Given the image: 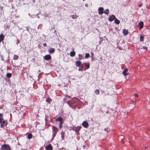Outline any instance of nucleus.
I'll return each mask as SVG.
<instances>
[{
  "label": "nucleus",
  "mask_w": 150,
  "mask_h": 150,
  "mask_svg": "<svg viewBox=\"0 0 150 150\" xmlns=\"http://www.w3.org/2000/svg\"><path fill=\"white\" fill-rule=\"evenodd\" d=\"M52 140L56 136L59 130L58 128H57L55 126H54V125H52Z\"/></svg>",
  "instance_id": "1"
},
{
  "label": "nucleus",
  "mask_w": 150,
  "mask_h": 150,
  "mask_svg": "<svg viewBox=\"0 0 150 150\" xmlns=\"http://www.w3.org/2000/svg\"><path fill=\"white\" fill-rule=\"evenodd\" d=\"M0 150H11V149L9 145L4 144L1 145Z\"/></svg>",
  "instance_id": "2"
},
{
  "label": "nucleus",
  "mask_w": 150,
  "mask_h": 150,
  "mask_svg": "<svg viewBox=\"0 0 150 150\" xmlns=\"http://www.w3.org/2000/svg\"><path fill=\"white\" fill-rule=\"evenodd\" d=\"M3 117V114L0 113V123L3 125L5 124L6 125L7 124V122L4 120Z\"/></svg>",
  "instance_id": "3"
},
{
  "label": "nucleus",
  "mask_w": 150,
  "mask_h": 150,
  "mask_svg": "<svg viewBox=\"0 0 150 150\" xmlns=\"http://www.w3.org/2000/svg\"><path fill=\"white\" fill-rule=\"evenodd\" d=\"M45 149L47 150H52L53 147L51 144H49L45 146Z\"/></svg>",
  "instance_id": "4"
},
{
  "label": "nucleus",
  "mask_w": 150,
  "mask_h": 150,
  "mask_svg": "<svg viewBox=\"0 0 150 150\" xmlns=\"http://www.w3.org/2000/svg\"><path fill=\"white\" fill-rule=\"evenodd\" d=\"M82 125L84 127L86 128H87L89 126L88 122L86 121H83Z\"/></svg>",
  "instance_id": "5"
},
{
  "label": "nucleus",
  "mask_w": 150,
  "mask_h": 150,
  "mask_svg": "<svg viewBox=\"0 0 150 150\" xmlns=\"http://www.w3.org/2000/svg\"><path fill=\"white\" fill-rule=\"evenodd\" d=\"M82 127L81 126H78L74 128L73 130L75 131L76 132L78 133Z\"/></svg>",
  "instance_id": "6"
},
{
  "label": "nucleus",
  "mask_w": 150,
  "mask_h": 150,
  "mask_svg": "<svg viewBox=\"0 0 150 150\" xmlns=\"http://www.w3.org/2000/svg\"><path fill=\"white\" fill-rule=\"evenodd\" d=\"M115 16L113 15H112L109 17L108 20L112 22L114 19H115Z\"/></svg>",
  "instance_id": "7"
},
{
  "label": "nucleus",
  "mask_w": 150,
  "mask_h": 150,
  "mask_svg": "<svg viewBox=\"0 0 150 150\" xmlns=\"http://www.w3.org/2000/svg\"><path fill=\"white\" fill-rule=\"evenodd\" d=\"M44 58L45 60H49L51 59V57L50 55L47 54L44 57Z\"/></svg>",
  "instance_id": "8"
},
{
  "label": "nucleus",
  "mask_w": 150,
  "mask_h": 150,
  "mask_svg": "<svg viewBox=\"0 0 150 150\" xmlns=\"http://www.w3.org/2000/svg\"><path fill=\"white\" fill-rule=\"evenodd\" d=\"M104 8L103 7H99L98 9V13L100 15H101L104 13Z\"/></svg>",
  "instance_id": "9"
},
{
  "label": "nucleus",
  "mask_w": 150,
  "mask_h": 150,
  "mask_svg": "<svg viewBox=\"0 0 150 150\" xmlns=\"http://www.w3.org/2000/svg\"><path fill=\"white\" fill-rule=\"evenodd\" d=\"M128 69L127 68H125L123 71L122 74L123 75L125 76L128 75V73H127V72L128 71Z\"/></svg>",
  "instance_id": "10"
},
{
  "label": "nucleus",
  "mask_w": 150,
  "mask_h": 150,
  "mask_svg": "<svg viewBox=\"0 0 150 150\" xmlns=\"http://www.w3.org/2000/svg\"><path fill=\"white\" fill-rule=\"evenodd\" d=\"M56 120V122H64L63 119L61 117H58Z\"/></svg>",
  "instance_id": "11"
},
{
  "label": "nucleus",
  "mask_w": 150,
  "mask_h": 150,
  "mask_svg": "<svg viewBox=\"0 0 150 150\" xmlns=\"http://www.w3.org/2000/svg\"><path fill=\"white\" fill-rule=\"evenodd\" d=\"M5 36L3 33L0 34V43L4 39Z\"/></svg>",
  "instance_id": "12"
},
{
  "label": "nucleus",
  "mask_w": 150,
  "mask_h": 150,
  "mask_svg": "<svg viewBox=\"0 0 150 150\" xmlns=\"http://www.w3.org/2000/svg\"><path fill=\"white\" fill-rule=\"evenodd\" d=\"M139 28L142 29L143 28L144 26V23L142 21H141L139 23Z\"/></svg>",
  "instance_id": "13"
},
{
  "label": "nucleus",
  "mask_w": 150,
  "mask_h": 150,
  "mask_svg": "<svg viewBox=\"0 0 150 150\" xmlns=\"http://www.w3.org/2000/svg\"><path fill=\"white\" fill-rule=\"evenodd\" d=\"M55 52V49L53 48H50L49 50V53L52 54L53 53Z\"/></svg>",
  "instance_id": "14"
},
{
  "label": "nucleus",
  "mask_w": 150,
  "mask_h": 150,
  "mask_svg": "<svg viewBox=\"0 0 150 150\" xmlns=\"http://www.w3.org/2000/svg\"><path fill=\"white\" fill-rule=\"evenodd\" d=\"M123 33L124 35H126L129 33L128 30L125 29L123 30Z\"/></svg>",
  "instance_id": "15"
},
{
  "label": "nucleus",
  "mask_w": 150,
  "mask_h": 150,
  "mask_svg": "<svg viewBox=\"0 0 150 150\" xmlns=\"http://www.w3.org/2000/svg\"><path fill=\"white\" fill-rule=\"evenodd\" d=\"M86 67V69H87L89 68L90 67V64L89 63H86L84 64Z\"/></svg>",
  "instance_id": "16"
},
{
  "label": "nucleus",
  "mask_w": 150,
  "mask_h": 150,
  "mask_svg": "<svg viewBox=\"0 0 150 150\" xmlns=\"http://www.w3.org/2000/svg\"><path fill=\"white\" fill-rule=\"evenodd\" d=\"M81 64V62L80 61H77L76 62V66L78 67Z\"/></svg>",
  "instance_id": "17"
},
{
  "label": "nucleus",
  "mask_w": 150,
  "mask_h": 150,
  "mask_svg": "<svg viewBox=\"0 0 150 150\" xmlns=\"http://www.w3.org/2000/svg\"><path fill=\"white\" fill-rule=\"evenodd\" d=\"M75 52L74 51L71 52L70 54V55L72 57H74L75 56Z\"/></svg>",
  "instance_id": "18"
},
{
  "label": "nucleus",
  "mask_w": 150,
  "mask_h": 150,
  "mask_svg": "<svg viewBox=\"0 0 150 150\" xmlns=\"http://www.w3.org/2000/svg\"><path fill=\"white\" fill-rule=\"evenodd\" d=\"M114 23L117 24L119 25L120 23V21L119 20H118L117 18L115 19Z\"/></svg>",
  "instance_id": "19"
},
{
  "label": "nucleus",
  "mask_w": 150,
  "mask_h": 150,
  "mask_svg": "<svg viewBox=\"0 0 150 150\" xmlns=\"http://www.w3.org/2000/svg\"><path fill=\"white\" fill-rule=\"evenodd\" d=\"M19 58V56L16 55V54L14 55L13 57V59L15 60H16L18 59Z\"/></svg>",
  "instance_id": "20"
},
{
  "label": "nucleus",
  "mask_w": 150,
  "mask_h": 150,
  "mask_svg": "<svg viewBox=\"0 0 150 150\" xmlns=\"http://www.w3.org/2000/svg\"><path fill=\"white\" fill-rule=\"evenodd\" d=\"M105 14L108 15L109 14V10L108 9H107L105 10L104 12Z\"/></svg>",
  "instance_id": "21"
},
{
  "label": "nucleus",
  "mask_w": 150,
  "mask_h": 150,
  "mask_svg": "<svg viewBox=\"0 0 150 150\" xmlns=\"http://www.w3.org/2000/svg\"><path fill=\"white\" fill-rule=\"evenodd\" d=\"M33 137V135L31 133H30L28 134L27 136V138L29 139H31Z\"/></svg>",
  "instance_id": "22"
},
{
  "label": "nucleus",
  "mask_w": 150,
  "mask_h": 150,
  "mask_svg": "<svg viewBox=\"0 0 150 150\" xmlns=\"http://www.w3.org/2000/svg\"><path fill=\"white\" fill-rule=\"evenodd\" d=\"M12 76V74L11 73H8L6 74V76L8 78H10Z\"/></svg>",
  "instance_id": "23"
},
{
  "label": "nucleus",
  "mask_w": 150,
  "mask_h": 150,
  "mask_svg": "<svg viewBox=\"0 0 150 150\" xmlns=\"http://www.w3.org/2000/svg\"><path fill=\"white\" fill-rule=\"evenodd\" d=\"M63 122H60L59 125V128L60 129H61L62 127L63 124Z\"/></svg>",
  "instance_id": "24"
},
{
  "label": "nucleus",
  "mask_w": 150,
  "mask_h": 150,
  "mask_svg": "<svg viewBox=\"0 0 150 150\" xmlns=\"http://www.w3.org/2000/svg\"><path fill=\"white\" fill-rule=\"evenodd\" d=\"M90 57V54L88 53H86L85 54V57L86 58H88Z\"/></svg>",
  "instance_id": "25"
},
{
  "label": "nucleus",
  "mask_w": 150,
  "mask_h": 150,
  "mask_svg": "<svg viewBox=\"0 0 150 150\" xmlns=\"http://www.w3.org/2000/svg\"><path fill=\"white\" fill-rule=\"evenodd\" d=\"M83 65H81L79 68V71H82L83 70Z\"/></svg>",
  "instance_id": "26"
},
{
  "label": "nucleus",
  "mask_w": 150,
  "mask_h": 150,
  "mask_svg": "<svg viewBox=\"0 0 150 150\" xmlns=\"http://www.w3.org/2000/svg\"><path fill=\"white\" fill-rule=\"evenodd\" d=\"M71 17L73 19H76L77 18L78 16H76V15H71Z\"/></svg>",
  "instance_id": "27"
},
{
  "label": "nucleus",
  "mask_w": 150,
  "mask_h": 150,
  "mask_svg": "<svg viewBox=\"0 0 150 150\" xmlns=\"http://www.w3.org/2000/svg\"><path fill=\"white\" fill-rule=\"evenodd\" d=\"M52 100L50 98H48L46 100V101L49 103H50Z\"/></svg>",
  "instance_id": "28"
},
{
  "label": "nucleus",
  "mask_w": 150,
  "mask_h": 150,
  "mask_svg": "<svg viewBox=\"0 0 150 150\" xmlns=\"http://www.w3.org/2000/svg\"><path fill=\"white\" fill-rule=\"evenodd\" d=\"M79 57L78 59L79 60H81L82 59L83 56L82 54H79Z\"/></svg>",
  "instance_id": "29"
},
{
  "label": "nucleus",
  "mask_w": 150,
  "mask_h": 150,
  "mask_svg": "<svg viewBox=\"0 0 150 150\" xmlns=\"http://www.w3.org/2000/svg\"><path fill=\"white\" fill-rule=\"evenodd\" d=\"M144 37L143 36H141L140 38V40L141 41H143L144 40Z\"/></svg>",
  "instance_id": "30"
},
{
  "label": "nucleus",
  "mask_w": 150,
  "mask_h": 150,
  "mask_svg": "<svg viewBox=\"0 0 150 150\" xmlns=\"http://www.w3.org/2000/svg\"><path fill=\"white\" fill-rule=\"evenodd\" d=\"M95 93L97 95H98L99 94L100 92L97 89L95 91Z\"/></svg>",
  "instance_id": "31"
},
{
  "label": "nucleus",
  "mask_w": 150,
  "mask_h": 150,
  "mask_svg": "<svg viewBox=\"0 0 150 150\" xmlns=\"http://www.w3.org/2000/svg\"><path fill=\"white\" fill-rule=\"evenodd\" d=\"M61 138H62V140H64V134L63 133V132L61 133Z\"/></svg>",
  "instance_id": "32"
},
{
  "label": "nucleus",
  "mask_w": 150,
  "mask_h": 150,
  "mask_svg": "<svg viewBox=\"0 0 150 150\" xmlns=\"http://www.w3.org/2000/svg\"><path fill=\"white\" fill-rule=\"evenodd\" d=\"M105 130L107 132H108L110 131V129L108 128H107L105 129Z\"/></svg>",
  "instance_id": "33"
},
{
  "label": "nucleus",
  "mask_w": 150,
  "mask_h": 150,
  "mask_svg": "<svg viewBox=\"0 0 150 150\" xmlns=\"http://www.w3.org/2000/svg\"><path fill=\"white\" fill-rule=\"evenodd\" d=\"M143 49H145V50H147V47H146V46H144L143 47Z\"/></svg>",
  "instance_id": "34"
},
{
  "label": "nucleus",
  "mask_w": 150,
  "mask_h": 150,
  "mask_svg": "<svg viewBox=\"0 0 150 150\" xmlns=\"http://www.w3.org/2000/svg\"><path fill=\"white\" fill-rule=\"evenodd\" d=\"M0 126L1 128H3L4 126V125L2 124H1Z\"/></svg>",
  "instance_id": "35"
},
{
  "label": "nucleus",
  "mask_w": 150,
  "mask_h": 150,
  "mask_svg": "<svg viewBox=\"0 0 150 150\" xmlns=\"http://www.w3.org/2000/svg\"><path fill=\"white\" fill-rule=\"evenodd\" d=\"M134 96L136 97H138V94L136 93H135L134 94Z\"/></svg>",
  "instance_id": "36"
},
{
  "label": "nucleus",
  "mask_w": 150,
  "mask_h": 150,
  "mask_svg": "<svg viewBox=\"0 0 150 150\" xmlns=\"http://www.w3.org/2000/svg\"><path fill=\"white\" fill-rule=\"evenodd\" d=\"M47 46V44L46 43H43V46L44 47L46 46Z\"/></svg>",
  "instance_id": "37"
},
{
  "label": "nucleus",
  "mask_w": 150,
  "mask_h": 150,
  "mask_svg": "<svg viewBox=\"0 0 150 150\" xmlns=\"http://www.w3.org/2000/svg\"><path fill=\"white\" fill-rule=\"evenodd\" d=\"M142 5V4H140L139 5V7H141Z\"/></svg>",
  "instance_id": "38"
},
{
  "label": "nucleus",
  "mask_w": 150,
  "mask_h": 150,
  "mask_svg": "<svg viewBox=\"0 0 150 150\" xmlns=\"http://www.w3.org/2000/svg\"><path fill=\"white\" fill-rule=\"evenodd\" d=\"M85 0H83V1H84Z\"/></svg>",
  "instance_id": "39"
}]
</instances>
